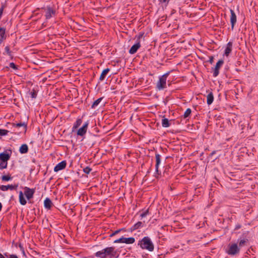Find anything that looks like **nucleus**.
Wrapping results in <instances>:
<instances>
[{
  "label": "nucleus",
  "instance_id": "obj_1",
  "mask_svg": "<svg viewBox=\"0 0 258 258\" xmlns=\"http://www.w3.org/2000/svg\"><path fill=\"white\" fill-rule=\"evenodd\" d=\"M95 255L96 256L100 257L101 258H106L107 256H109L111 258L117 257L118 256V254L113 247H107L101 251H97Z\"/></svg>",
  "mask_w": 258,
  "mask_h": 258
},
{
  "label": "nucleus",
  "instance_id": "obj_2",
  "mask_svg": "<svg viewBox=\"0 0 258 258\" xmlns=\"http://www.w3.org/2000/svg\"><path fill=\"white\" fill-rule=\"evenodd\" d=\"M140 245L143 249H146L150 251L154 249V245L148 237L143 238L140 242Z\"/></svg>",
  "mask_w": 258,
  "mask_h": 258
},
{
  "label": "nucleus",
  "instance_id": "obj_3",
  "mask_svg": "<svg viewBox=\"0 0 258 258\" xmlns=\"http://www.w3.org/2000/svg\"><path fill=\"white\" fill-rule=\"evenodd\" d=\"M229 249L227 250V253L229 255H234L239 252V248L236 243H232L229 245Z\"/></svg>",
  "mask_w": 258,
  "mask_h": 258
},
{
  "label": "nucleus",
  "instance_id": "obj_4",
  "mask_svg": "<svg viewBox=\"0 0 258 258\" xmlns=\"http://www.w3.org/2000/svg\"><path fill=\"white\" fill-rule=\"evenodd\" d=\"M168 76V73L163 75L159 79V81L157 84V88L159 90H161L166 87V80Z\"/></svg>",
  "mask_w": 258,
  "mask_h": 258
},
{
  "label": "nucleus",
  "instance_id": "obj_5",
  "mask_svg": "<svg viewBox=\"0 0 258 258\" xmlns=\"http://www.w3.org/2000/svg\"><path fill=\"white\" fill-rule=\"evenodd\" d=\"M24 189H25L24 194H25V196L26 197V198L28 200H30L33 196V195H34V193L35 191L34 189H31L27 187H25Z\"/></svg>",
  "mask_w": 258,
  "mask_h": 258
},
{
  "label": "nucleus",
  "instance_id": "obj_6",
  "mask_svg": "<svg viewBox=\"0 0 258 258\" xmlns=\"http://www.w3.org/2000/svg\"><path fill=\"white\" fill-rule=\"evenodd\" d=\"M88 125V123L86 122L82 127L79 129L77 132V135L80 136H83L87 132Z\"/></svg>",
  "mask_w": 258,
  "mask_h": 258
},
{
  "label": "nucleus",
  "instance_id": "obj_7",
  "mask_svg": "<svg viewBox=\"0 0 258 258\" xmlns=\"http://www.w3.org/2000/svg\"><path fill=\"white\" fill-rule=\"evenodd\" d=\"M231 16H230V23L231 24V27L233 29L234 26L236 22L237 19H236V16L233 10H230Z\"/></svg>",
  "mask_w": 258,
  "mask_h": 258
},
{
  "label": "nucleus",
  "instance_id": "obj_8",
  "mask_svg": "<svg viewBox=\"0 0 258 258\" xmlns=\"http://www.w3.org/2000/svg\"><path fill=\"white\" fill-rule=\"evenodd\" d=\"M223 61L222 60H219L216 63L213 75L214 77H217L219 74V70L223 64Z\"/></svg>",
  "mask_w": 258,
  "mask_h": 258
},
{
  "label": "nucleus",
  "instance_id": "obj_9",
  "mask_svg": "<svg viewBox=\"0 0 258 258\" xmlns=\"http://www.w3.org/2000/svg\"><path fill=\"white\" fill-rule=\"evenodd\" d=\"M66 162L65 161H62L61 162L57 164L54 168V171L55 172H57L59 170H61L64 169L66 166Z\"/></svg>",
  "mask_w": 258,
  "mask_h": 258
},
{
  "label": "nucleus",
  "instance_id": "obj_10",
  "mask_svg": "<svg viewBox=\"0 0 258 258\" xmlns=\"http://www.w3.org/2000/svg\"><path fill=\"white\" fill-rule=\"evenodd\" d=\"M141 47L140 41L137 42L136 44L132 46L129 50V53L131 54L135 53L138 49Z\"/></svg>",
  "mask_w": 258,
  "mask_h": 258
},
{
  "label": "nucleus",
  "instance_id": "obj_11",
  "mask_svg": "<svg viewBox=\"0 0 258 258\" xmlns=\"http://www.w3.org/2000/svg\"><path fill=\"white\" fill-rule=\"evenodd\" d=\"M17 185H2L0 187L1 190L3 191H7L8 189L13 190L17 188Z\"/></svg>",
  "mask_w": 258,
  "mask_h": 258
},
{
  "label": "nucleus",
  "instance_id": "obj_12",
  "mask_svg": "<svg viewBox=\"0 0 258 258\" xmlns=\"http://www.w3.org/2000/svg\"><path fill=\"white\" fill-rule=\"evenodd\" d=\"M55 12L50 8H48L46 12L45 17L47 19H50L55 15Z\"/></svg>",
  "mask_w": 258,
  "mask_h": 258
},
{
  "label": "nucleus",
  "instance_id": "obj_13",
  "mask_svg": "<svg viewBox=\"0 0 258 258\" xmlns=\"http://www.w3.org/2000/svg\"><path fill=\"white\" fill-rule=\"evenodd\" d=\"M10 158L8 154L2 153L0 154V160L3 162H7Z\"/></svg>",
  "mask_w": 258,
  "mask_h": 258
},
{
  "label": "nucleus",
  "instance_id": "obj_14",
  "mask_svg": "<svg viewBox=\"0 0 258 258\" xmlns=\"http://www.w3.org/2000/svg\"><path fill=\"white\" fill-rule=\"evenodd\" d=\"M232 43L229 42L227 43L226 48L225 50V54L226 56H228L229 53L231 52L232 50Z\"/></svg>",
  "mask_w": 258,
  "mask_h": 258
},
{
  "label": "nucleus",
  "instance_id": "obj_15",
  "mask_svg": "<svg viewBox=\"0 0 258 258\" xmlns=\"http://www.w3.org/2000/svg\"><path fill=\"white\" fill-rule=\"evenodd\" d=\"M19 201H20V204L22 205H26L27 202L24 197V195L22 191H20L19 192Z\"/></svg>",
  "mask_w": 258,
  "mask_h": 258
},
{
  "label": "nucleus",
  "instance_id": "obj_16",
  "mask_svg": "<svg viewBox=\"0 0 258 258\" xmlns=\"http://www.w3.org/2000/svg\"><path fill=\"white\" fill-rule=\"evenodd\" d=\"M19 151L22 154L26 153L28 151V146L26 144H23L20 147Z\"/></svg>",
  "mask_w": 258,
  "mask_h": 258
},
{
  "label": "nucleus",
  "instance_id": "obj_17",
  "mask_svg": "<svg viewBox=\"0 0 258 258\" xmlns=\"http://www.w3.org/2000/svg\"><path fill=\"white\" fill-rule=\"evenodd\" d=\"M109 69L107 68L102 71L99 78L100 81H103L106 75L109 72Z\"/></svg>",
  "mask_w": 258,
  "mask_h": 258
},
{
  "label": "nucleus",
  "instance_id": "obj_18",
  "mask_svg": "<svg viewBox=\"0 0 258 258\" xmlns=\"http://www.w3.org/2000/svg\"><path fill=\"white\" fill-rule=\"evenodd\" d=\"M44 204L45 207L47 209H50L52 204L51 200L48 198L45 200Z\"/></svg>",
  "mask_w": 258,
  "mask_h": 258
},
{
  "label": "nucleus",
  "instance_id": "obj_19",
  "mask_svg": "<svg viewBox=\"0 0 258 258\" xmlns=\"http://www.w3.org/2000/svg\"><path fill=\"white\" fill-rule=\"evenodd\" d=\"M156 171L158 172L159 165L160 164V156L159 154H156Z\"/></svg>",
  "mask_w": 258,
  "mask_h": 258
},
{
  "label": "nucleus",
  "instance_id": "obj_20",
  "mask_svg": "<svg viewBox=\"0 0 258 258\" xmlns=\"http://www.w3.org/2000/svg\"><path fill=\"white\" fill-rule=\"evenodd\" d=\"M214 100L213 93L211 92L207 95V104L210 105L212 103Z\"/></svg>",
  "mask_w": 258,
  "mask_h": 258
},
{
  "label": "nucleus",
  "instance_id": "obj_21",
  "mask_svg": "<svg viewBox=\"0 0 258 258\" xmlns=\"http://www.w3.org/2000/svg\"><path fill=\"white\" fill-rule=\"evenodd\" d=\"M135 239L133 237L124 238L123 237V243L126 244H132L135 242Z\"/></svg>",
  "mask_w": 258,
  "mask_h": 258
},
{
  "label": "nucleus",
  "instance_id": "obj_22",
  "mask_svg": "<svg viewBox=\"0 0 258 258\" xmlns=\"http://www.w3.org/2000/svg\"><path fill=\"white\" fill-rule=\"evenodd\" d=\"M0 43H1L5 37V30L2 28H0Z\"/></svg>",
  "mask_w": 258,
  "mask_h": 258
},
{
  "label": "nucleus",
  "instance_id": "obj_23",
  "mask_svg": "<svg viewBox=\"0 0 258 258\" xmlns=\"http://www.w3.org/2000/svg\"><path fill=\"white\" fill-rule=\"evenodd\" d=\"M162 124L163 127H167L169 126L170 123L169 122V120L167 118H163L162 120Z\"/></svg>",
  "mask_w": 258,
  "mask_h": 258
},
{
  "label": "nucleus",
  "instance_id": "obj_24",
  "mask_svg": "<svg viewBox=\"0 0 258 258\" xmlns=\"http://www.w3.org/2000/svg\"><path fill=\"white\" fill-rule=\"evenodd\" d=\"M102 100V98H98V99H97L93 103V104L92 105V107L95 108L100 103V102Z\"/></svg>",
  "mask_w": 258,
  "mask_h": 258
},
{
  "label": "nucleus",
  "instance_id": "obj_25",
  "mask_svg": "<svg viewBox=\"0 0 258 258\" xmlns=\"http://www.w3.org/2000/svg\"><path fill=\"white\" fill-rule=\"evenodd\" d=\"M248 242L247 239H243L241 240L239 243V247L244 246Z\"/></svg>",
  "mask_w": 258,
  "mask_h": 258
},
{
  "label": "nucleus",
  "instance_id": "obj_26",
  "mask_svg": "<svg viewBox=\"0 0 258 258\" xmlns=\"http://www.w3.org/2000/svg\"><path fill=\"white\" fill-rule=\"evenodd\" d=\"M12 179V177L10 174L3 175L2 176V179L3 181H9Z\"/></svg>",
  "mask_w": 258,
  "mask_h": 258
},
{
  "label": "nucleus",
  "instance_id": "obj_27",
  "mask_svg": "<svg viewBox=\"0 0 258 258\" xmlns=\"http://www.w3.org/2000/svg\"><path fill=\"white\" fill-rule=\"evenodd\" d=\"M191 112V111L190 108L187 109L184 113V115H183L184 118L187 117L190 114Z\"/></svg>",
  "mask_w": 258,
  "mask_h": 258
},
{
  "label": "nucleus",
  "instance_id": "obj_28",
  "mask_svg": "<svg viewBox=\"0 0 258 258\" xmlns=\"http://www.w3.org/2000/svg\"><path fill=\"white\" fill-rule=\"evenodd\" d=\"M82 123V120L81 119H78L74 124V127L75 128H78Z\"/></svg>",
  "mask_w": 258,
  "mask_h": 258
},
{
  "label": "nucleus",
  "instance_id": "obj_29",
  "mask_svg": "<svg viewBox=\"0 0 258 258\" xmlns=\"http://www.w3.org/2000/svg\"><path fill=\"white\" fill-rule=\"evenodd\" d=\"M7 162H3L0 163V169H5L7 167Z\"/></svg>",
  "mask_w": 258,
  "mask_h": 258
},
{
  "label": "nucleus",
  "instance_id": "obj_30",
  "mask_svg": "<svg viewBox=\"0 0 258 258\" xmlns=\"http://www.w3.org/2000/svg\"><path fill=\"white\" fill-rule=\"evenodd\" d=\"M8 132L9 131L8 130L0 129V136L6 135Z\"/></svg>",
  "mask_w": 258,
  "mask_h": 258
},
{
  "label": "nucleus",
  "instance_id": "obj_31",
  "mask_svg": "<svg viewBox=\"0 0 258 258\" xmlns=\"http://www.w3.org/2000/svg\"><path fill=\"white\" fill-rule=\"evenodd\" d=\"M16 126L17 127L24 126L25 129H26V124L24 122L17 123V124H16Z\"/></svg>",
  "mask_w": 258,
  "mask_h": 258
},
{
  "label": "nucleus",
  "instance_id": "obj_32",
  "mask_svg": "<svg viewBox=\"0 0 258 258\" xmlns=\"http://www.w3.org/2000/svg\"><path fill=\"white\" fill-rule=\"evenodd\" d=\"M84 172L86 174H89L91 171V169L89 167H86L84 169Z\"/></svg>",
  "mask_w": 258,
  "mask_h": 258
},
{
  "label": "nucleus",
  "instance_id": "obj_33",
  "mask_svg": "<svg viewBox=\"0 0 258 258\" xmlns=\"http://www.w3.org/2000/svg\"><path fill=\"white\" fill-rule=\"evenodd\" d=\"M144 35V33H140L138 36H136V38H137V41H140V39L143 37Z\"/></svg>",
  "mask_w": 258,
  "mask_h": 258
},
{
  "label": "nucleus",
  "instance_id": "obj_34",
  "mask_svg": "<svg viewBox=\"0 0 258 258\" xmlns=\"http://www.w3.org/2000/svg\"><path fill=\"white\" fill-rule=\"evenodd\" d=\"M114 243H123V237H121L114 241Z\"/></svg>",
  "mask_w": 258,
  "mask_h": 258
},
{
  "label": "nucleus",
  "instance_id": "obj_35",
  "mask_svg": "<svg viewBox=\"0 0 258 258\" xmlns=\"http://www.w3.org/2000/svg\"><path fill=\"white\" fill-rule=\"evenodd\" d=\"M142 225V223L141 222H138V223H137L134 227V229H138L139 227H140L141 225Z\"/></svg>",
  "mask_w": 258,
  "mask_h": 258
},
{
  "label": "nucleus",
  "instance_id": "obj_36",
  "mask_svg": "<svg viewBox=\"0 0 258 258\" xmlns=\"http://www.w3.org/2000/svg\"><path fill=\"white\" fill-rule=\"evenodd\" d=\"M31 95L32 98H36V95H37L36 92L34 90H33V91L31 92Z\"/></svg>",
  "mask_w": 258,
  "mask_h": 258
},
{
  "label": "nucleus",
  "instance_id": "obj_37",
  "mask_svg": "<svg viewBox=\"0 0 258 258\" xmlns=\"http://www.w3.org/2000/svg\"><path fill=\"white\" fill-rule=\"evenodd\" d=\"M148 213V210H146L145 212L141 214V216L143 218L146 216Z\"/></svg>",
  "mask_w": 258,
  "mask_h": 258
},
{
  "label": "nucleus",
  "instance_id": "obj_38",
  "mask_svg": "<svg viewBox=\"0 0 258 258\" xmlns=\"http://www.w3.org/2000/svg\"><path fill=\"white\" fill-rule=\"evenodd\" d=\"M10 66L11 68H12L13 69H16V65L13 62L10 63Z\"/></svg>",
  "mask_w": 258,
  "mask_h": 258
},
{
  "label": "nucleus",
  "instance_id": "obj_39",
  "mask_svg": "<svg viewBox=\"0 0 258 258\" xmlns=\"http://www.w3.org/2000/svg\"><path fill=\"white\" fill-rule=\"evenodd\" d=\"M5 50L9 54L10 53V48L9 47V46H6L5 47Z\"/></svg>",
  "mask_w": 258,
  "mask_h": 258
},
{
  "label": "nucleus",
  "instance_id": "obj_40",
  "mask_svg": "<svg viewBox=\"0 0 258 258\" xmlns=\"http://www.w3.org/2000/svg\"><path fill=\"white\" fill-rule=\"evenodd\" d=\"M3 10H4V8H3V7H2L0 9V17H1V16H2V14H3Z\"/></svg>",
  "mask_w": 258,
  "mask_h": 258
},
{
  "label": "nucleus",
  "instance_id": "obj_41",
  "mask_svg": "<svg viewBox=\"0 0 258 258\" xmlns=\"http://www.w3.org/2000/svg\"><path fill=\"white\" fill-rule=\"evenodd\" d=\"M120 231V230H116V231H115V232H114V234H117V233H118Z\"/></svg>",
  "mask_w": 258,
  "mask_h": 258
},
{
  "label": "nucleus",
  "instance_id": "obj_42",
  "mask_svg": "<svg viewBox=\"0 0 258 258\" xmlns=\"http://www.w3.org/2000/svg\"><path fill=\"white\" fill-rule=\"evenodd\" d=\"M0 258H5V257L2 253H0Z\"/></svg>",
  "mask_w": 258,
  "mask_h": 258
},
{
  "label": "nucleus",
  "instance_id": "obj_43",
  "mask_svg": "<svg viewBox=\"0 0 258 258\" xmlns=\"http://www.w3.org/2000/svg\"><path fill=\"white\" fill-rule=\"evenodd\" d=\"M210 62H211V63H212V62H213V58H211L210 59Z\"/></svg>",
  "mask_w": 258,
  "mask_h": 258
},
{
  "label": "nucleus",
  "instance_id": "obj_44",
  "mask_svg": "<svg viewBox=\"0 0 258 258\" xmlns=\"http://www.w3.org/2000/svg\"><path fill=\"white\" fill-rule=\"evenodd\" d=\"M115 235V234H114V232H113V233H112L111 234H110V236H114V235Z\"/></svg>",
  "mask_w": 258,
  "mask_h": 258
}]
</instances>
